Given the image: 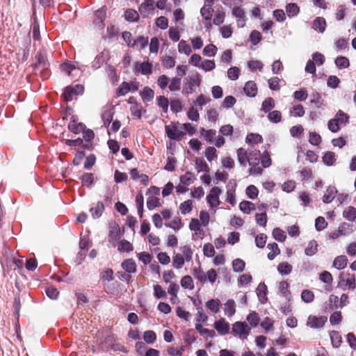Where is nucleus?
<instances>
[{
  "instance_id": "obj_1",
  "label": "nucleus",
  "mask_w": 356,
  "mask_h": 356,
  "mask_svg": "<svg viewBox=\"0 0 356 356\" xmlns=\"http://www.w3.org/2000/svg\"><path fill=\"white\" fill-rule=\"evenodd\" d=\"M338 284L343 290L354 289L356 286L355 275L345 272L341 273Z\"/></svg>"
},
{
  "instance_id": "obj_2",
  "label": "nucleus",
  "mask_w": 356,
  "mask_h": 356,
  "mask_svg": "<svg viewBox=\"0 0 356 356\" xmlns=\"http://www.w3.org/2000/svg\"><path fill=\"white\" fill-rule=\"evenodd\" d=\"M201 82L200 75L196 72L188 79H186L184 92L188 95L193 93Z\"/></svg>"
},
{
  "instance_id": "obj_3",
  "label": "nucleus",
  "mask_w": 356,
  "mask_h": 356,
  "mask_svg": "<svg viewBox=\"0 0 356 356\" xmlns=\"http://www.w3.org/2000/svg\"><path fill=\"white\" fill-rule=\"evenodd\" d=\"M84 88L81 84H76L74 86H67L64 89L63 94V98L66 102H70L74 99L76 95H82Z\"/></svg>"
},
{
  "instance_id": "obj_4",
  "label": "nucleus",
  "mask_w": 356,
  "mask_h": 356,
  "mask_svg": "<svg viewBox=\"0 0 356 356\" xmlns=\"http://www.w3.org/2000/svg\"><path fill=\"white\" fill-rule=\"evenodd\" d=\"M165 134L168 137L172 140H179L184 135V133L179 127L178 123H171L165 127Z\"/></svg>"
},
{
  "instance_id": "obj_5",
  "label": "nucleus",
  "mask_w": 356,
  "mask_h": 356,
  "mask_svg": "<svg viewBox=\"0 0 356 356\" xmlns=\"http://www.w3.org/2000/svg\"><path fill=\"white\" fill-rule=\"evenodd\" d=\"M251 327L245 322L238 321L233 324L232 332L242 339H246L250 332Z\"/></svg>"
},
{
  "instance_id": "obj_6",
  "label": "nucleus",
  "mask_w": 356,
  "mask_h": 356,
  "mask_svg": "<svg viewBox=\"0 0 356 356\" xmlns=\"http://www.w3.org/2000/svg\"><path fill=\"white\" fill-rule=\"evenodd\" d=\"M139 83L135 81L122 82L117 89L118 96H124L129 92H135L138 90Z\"/></svg>"
},
{
  "instance_id": "obj_7",
  "label": "nucleus",
  "mask_w": 356,
  "mask_h": 356,
  "mask_svg": "<svg viewBox=\"0 0 356 356\" xmlns=\"http://www.w3.org/2000/svg\"><path fill=\"white\" fill-rule=\"evenodd\" d=\"M222 191L218 187H213L210 193L207 196V200L211 207L215 208L220 205V201L219 196Z\"/></svg>"
},
{
  "instance_id": "obj_8",
  "label": "nucleus",
  "mask_w": 356,
  "mask_h": 356,
  "mask_svg": "<svg viewBox=\"0 0 356 356\" xmlns=\"http://www.w3.org/2000/svg\"><path fill=\"white\" fill-rule=\"evenodd\" d=\"M327 318L325 316H316L310 315L307 320V325L312 329H320L323 327Z\"/></svg>"
},
{
  "instance_id": "obj_9",
  "label": "nucleus",
  "mask_w": 356,
  "mask_h": 356,
  "mask_svg": "<svg viewBox=\"0 0 356 356\" xmlns=\"http://www.w3.org/2000/svg\"><path fill=\"white\" fill-rule=\"evenodd\" d=\"M106 8L105 6L102 7L95 13L93 23L99 29H104V21L106 19Z\"/></svg>"
},
{
  "instance_id": "obj_10",
  "label": "nucleus",
  "mask_w": 356,
  "mask_h": 356,
  "mask_svg": "<svg viewBox=\"0 0 356 356\" xmlns=\"http://www.w3.org/2000/svg\"><path fill=\"white\" fill-rule=\"evenodd\" d=\"M154 10V0H144L139 7V12L143 17H147L153 13Z\"/></svg>"
},
{
  "instance_id": "obj_11",
  "label": "nucleus",
  "mask_w": 356,
  "mask_h": 356,
  "mask_svg": "<svg viewBox=\"0 0 356 356\" xmlns=\"http://www.w3.org/2000/svg\"><path fill=\"white\" fill-rule=\"evenodd\" d=\"M213 326L220 335H225L229 331V324L223 318L216 321Z\"/></svg>"
},
{
  "instance_id": "obj_12",
  "label": "nucleus",
  "mask_w": 356,
  "mask_h": 356,
  "mask_svg": "<svg viewBox=\"0 0 356 356\" xmlns=\"http://www.w3.org/2000/svg\"><path fill=\"white\" fill-rule=\"evenodd\" d=\"M248 162L250 166L258 165L260 161V151L259 149H254L253 147L248 148Z\"/></svg>"
},
{
  "instance_id": "obj_13",
  "label": "nucleus",
  "mask_w": 356,
  "mask_h": 356,
  "mask_svg": "<svg viewBox=\"0 0 356 356\" xmlns=\"http://www.w3.org/2000/svg\"><path fill=\"white\" fill-rule=\"evenodd\" d=\"M60 67L62 71L65 72L69 76L75 77L79 74V66H76L74 64L65 63L62 64Z\"/></svg>"
},
{
  "instance_id": "obj_14",
  "label": "nucleus",
  "mask_w": 356,
  "mask_h": 356,
  "mask_svg": "<svg viewBox=\"0 0 356 356\" xmlns=\"http://www.w3.org/2000/svg\"><path fill=\"white\" fill-rule=\"evenodd\" d=\"M351 232V230L349 227V225L346 223H343L339 225L338 229L332 232L330 235V238L334 239L340 236H346L349 234Z\"/></svg>"
},
{
  "instance_id": "obj_15",
  "label": "nucleus",
  "mask_w": 356,
  "mask_h": 356,
  "mask_svg": "<svg viewBox=\"0 0 356 356\" xmlns=\"http://www.w3.org/2000/svg\"><path fill=\"white\" fill-rule=\"evenodd\" d=\"M236 186V183L234 180H231L228 184V189L227 191V201L231 204L232 205L236 204L235 200V187Z\"/></svg>"
},
{
  "instance_id": "obj_16",
  "label": "nucleus",
  "mask_w": 356,
  "mask_h": 356,
  "mask_svg": "<svg viewBox=\"0 0 356 356\" xmlns=\"http://www.w3.org/2000/svg\"><path fill=\"white\" fill-rule=\"evenodd\" d=\"M225 315L227 317L233 316L236 313V303L234 300L229 299L223 305Z\"/></svg>"
},
{
  "instance_id": "obj_17",
  "label": "nucleus",
  "mask_w": 356,
  "mask_h": 356,
  "mask_svg": "<svg viewBox=\"0 0 356 356\" xmlns=\"http://www.w3.org/2000/svg\"><path fill=\"white\" fill-rule=\"evenodd\" d=\"M200 14L204 21L211 20L213 14V5L211 3H204L200 9Z\"/></svg>"
},
{
  "instance_id": "obj_18",
  "label": "nucleus",
  "mask_w": 356,
  "mask_h": 356,
  "mask_svg": "<svg viewBox=\"0 0 356 356\" xmlns=\"http://www.w3.org/2000/svg\"><path fill=\"white\" fill-rule=\"evenodd\" d=\"M130 175L132 179L134 181L139 180L141 184L146 186L148 184L149 178L145 175L140 173V172L137 169H132L130 172Z\"/></svg>"
},
{
  "instance_id": "obj_19",
  "label": "nucleus",
  "mask_w": 356,
  "mask_h": 356,
  "mask_svg": "<svg viewBox=\"0 0 356 356\" xmlns=\"http://www.w3.org/2000/svg\"><path fill=\"white\" fill-rule=\"evenodd\" d=\"M326 21L323 17H317L312 22V29L320 33H323L326 28Z\"/></svg>"
},
{
  "instance_id": "obj_20",
  "label": "nucleus",
  "mask_w": 356,
  "mask_h": 356,
  "mask_svg": "<svg viewBox=\"0 0 356 356\" xmlns=\"http://www.w3.org/2000/svg\"><path fill=\"white\" fill-rule=\"evenodd\" d=\"M257 297L261 303L264 304L267 298V287L264 283H260L256 289Z\"/></svg>"
},
{
  "instance_id": "obj_21",
  "label": "nucleus",
  "mask_w": 356,
  "mask_h": 356,
  "mask_svg": "<svg viewBox=\"0 0 356 356\" xmlns=\"http://www.w3.org/2000/svg\"><path fill=\"white\" fill-rule=\"evenodd\" d=\"M337 193V188L334 186H330L327 188L325 193L323 196V202L326 204L330 203L335 197Z\"/></svg>"
},
{
  "instance_id": "obj_22",
  "label": "nucleus",
  "mask_w": 356,
  "mask_h": 356,
  "mask_svg": "<svg viewBox=\"0 0 356 356\" xmlns=\"http://www.w3.org/2000/svg\"><path fill=\"white\" fill-rule=\"evenodd\" d=\"M348 264L347 257L345 255L337 257L332 264V266L337 270H341L346 267Z\"/></svg>"
},
{
  "instance_id": "obj_23",
  "label": "nucleus",
  "mask_w": 356,
  "mask_h": 356,
  "mask_svg": "<svg viewBox=\"0 0 356 356\" xmlns=\"http://www.w3.org/2000/svg\"><path fill=\"white\" fill-rule=\"evenodd\" d=\"M244 91L246 95L249 97H254L257 93V87L254 81H248L244 86Z\"/></svg>"
},
{
  "instance_id": "obj_24",
  "label": "nucleus",
  "mask_w": 356,
  "mask_h": 356,
  "mask_svg": "<svg viewBox=\"0 0 356 356\" xmlns=\"http://www.w3.org/2000/svg\"><path fill=\"white\" fill-rule=\"evenodd\" d=\"M202 224L200 220L197 218H192L189 223V228L191 231H193L195 234L200 236L203 234V230L201 229Z\"/></svg>"
},
{
  "instance_id": "obj_25",
  "label": "nucleus",
  "mask_w": 356,
  "mask_h": 356,
  "mask_svg": "<svg viewBox=\"0 0 356 356\" xmlns=\"http://www.w3.org/2000/svg\"><path fill=\"white\" fill-rule=\"evenodd\" d=\"M289 288V284L286 281H282L280 282L278 286L279 293L284 296L286 300H290L291 299V293Z\"/></svg>"
},
{
  "instance_id": "obj_26",
  "label": "nucleus",
  "mask_w": 356,
  "mask_h": 356,
  "mask_svg": "<svg viewBox=\"0 0 356 356\" xmlns=\"http://www.w3.org/2000/svg\"><path fill=\"white\" fill-rule=\"evenodd\" d=\"M237 159L238 163L242 166H245L248 159V151L243 148H239L237 149Z\"/></svg>"
},
{
  "instance_id": "obj_27",
  "label": "nucleus",
  "mask_w": 356,
  "mask_h": 356,
  "mask_svg": "<svg viewBox=\"0 0 356 356\" xmlns=\"http://www.w3.org/2000/svg\"><path fill=\"white\" fill-rule=\"evenodd\" d=\"M148 44V38L144 36H138L136 40H134L132 47L138 49H143Z\"/></svg>"
},
{
  "instance_id": "obj_28",
  "label": "nucleus",
  "mask_w": 356,
  "mask_h": 356,
  "mask_svg": "<svg viewBox=\"0 0 356 356\" xmlns=\"http://www.w3.org/2000/svg\"><path fill=\"white\" fill-rule=\"evenodd\" d=\"M246 320L250 325V327H256L260 321L259 316L256 312H250L246 317Z\"/></svg>"
},
{
  "instance_id": "obj_29",
  "label": "nucleus",
  "mask_w": 356,
  "mask_h": 356,
  "mask_svg": "<svg viewBox=\"0 0 356 356\" xmlns=\"http://www.w3.org/2000/svg\"><path fill=\"white\" fill-rule=\"evenodd\" d=\"M318 252V243L316 241L312 240L310 241L305 250V253L307 256H313Z\"/></svg>"
},
{
  "instance_id": "obj_30",
  "label": "nucleus",
  "mask_w": 356,
  "mask_h": 356,
  "mask_svg": "<svg viewBox=\"0 0 356 356\" xmlns=\"http://www.w3.org/2000/svg\"><path fill=\"white\" fill-rule=\"evenodd\" d=\"M217 273L216 271L211 268L209 270L207 273H204L203 277H204V281H201L202 284H204L207 282H210L211 284H213L217 279Z\"/></svg>"
},
{
  "instance_id": "obj_31",
  "label": "nucleus",
  "mask_w": 356,
  "mask_h": 356,
  "mask_svg": "<svg viewBox=\"0 0 356 356\" xmlns=\"http://www.w3.org/2000/svg\"><path fill=\"white\" fill-rule=\"evenodd\" d=\"M140 95L144 102H148L153 99L154 92L150 88L145 87L143 90L140 91Z\"/></svg>"
},
{
  "instance_id": "obj_32",
  "label": "nucleus",
  "mask_w": 356,
  "mask_h": 356,
  "mask_svg": "<svg viewBox=\"0 0 356 356\" xmlns=\"http://www.w3.org/2000/svg\"><path fill=\"white\" fill-rule=\"evenodd\" d=\"M195 329L203 337L213 338L216 336L214 330L204 328L200 324H195Z\"/></svg>"
},
{
  "instance_id": "obj_33",
  "label": "nucleus",
  "mask_w": 356,
  "mask_h": 356,
  "mask_svg": "<svg viewBox=\"0 0 356 356\" xmlns=\"http://www.w3.org/2000/svg\"><path fill=\"white\" fill-rule=\"evenodd\" d=\"M267 248L270 250L268 254V258L270 260H273L275 257L280 254V250L276 243H269Z\"/></svg>"
},
{
  "instance_id": "obj_34",
  "label": "nucleus",
  "mask_w": 356,
  "mask_h": 356,
  "mask_svg": "<svg viewBox=\"0 0 356 356\" xmlns=\"http://www.w3.org/2000/svg\"><path fill=\"white\" fill-rule=\"evenodd\" d=\"M177 48L180 54H184L186 56L190 55L192 52L191 46L184 40L179 41Z\"/></svg>"
},
{
  "instance_id": "obj_35",
  "label": "nucleus",
  "mask_w": 356,
  "mask_h": 356,
  "mask_svg": "<svg viewBox=\"0 0 356 356\" xmlns=\"http://www.w3.org/2000/svg\"><path fill=\"white\" fill-rule=\"evenodd\" d=\"M322 159L324 164L330 166L336 161V154L333 152L328 151L324 154Z\"/></svg>"
},
{
  "instance_id": "obj_36",
  "label": "nucleus",
  "mask_w": 356,
  "mask_h": 356,
  "mask_svg": "<svg viewBox=\"0 0 356 356\" xmlns=\"http://www.w3.org/2000/svg\"><path fill=\"white\" fill-rule=\"evenodd\" d=\"M104 210V204L102 202H98L95 207L90 209V212L93 218H99L103 211Z\"/></svg>"
},
{
  "instance_id": "obj_37",
  "label": "nucleus",
  "mask_w": 356,
  "mask_h": 356,
  "mask_svg": "<svg viewBox=\"0 0 356 356\" xmlns=\"http://www.w3.org/2000/svg\"><path fill=\"white\" fill-rule=\"evenodd\" d=\"M122 267L128 273H134L136 270V263L131 259L124 260L122 264Z\"/></svg>"
},
{
  "instance_id": "obj_38",
  "label": "nucleus",
  "mask_w": 356,
  "mask_h": 356,
  "mask_svg": "<svg viewBox=\"0 0 356 356\" xmlns=\"http://www.w3.org/2000/svg\"><path fill=\"white\" fill-rule=\"evenodd\" d=\"M195 169L198 172H208L209 168L206 161L202 158H197L195 161Z\"/></svg>"
},
{
  "instance_id": "obj_39",
  "label": "nucleus",
  "mask_w": 356,
  "mask_h": 356,
  "mask_svg": "<svg viewBox=\"0 0 356 356\" xmlns=\"http://www.w3.org/2000/svg\"><path fill=\"white\" fill-rule=\"evenodd\" d=\"M68 127L74 134L82 132L85 129V125L82 123H77L74 120L70 121Z\"/></svg>"
},
{
  "instance_id": "obj_40",
  "label": "nucleus",
  "mask_w": 356,
  "mask_h": 356,
  "mask_svg": "<svg viewBox=\"0 0 356 356\" xmlns=\"http://www.w3.org/2000/svg\"><path fill=\"white\" fill-rule=\"evenodd\" d=\"M286 12L289 17L296 16L300 11V8L297 4L291 3L286 6Z\"/></svg>"
},
{
  "instance_id": "obj_41",
  "label": "nucleus",
  "mask_w": 356,
  "mask_h": 356,
  "mask_svg": "<svg viewBox=\"0 0 356 356\" xmlns=\"http://www.w3.org/2000/svg\"><path fill=\"white\" fill-rule=\"evenodd\" d=\"M240 210L244 213H250L252 211L255 209L254 204L249 201H243L239 204Z\"/></svg>"
},
{
  "instance_id": "obj_42",
  "label": "nucleus",
  "mask_w": 356,
  "mask_h": 356,
  "mask_svg": "<svg viewBox=\"0 0 356 356\" xmlns=\"http://www.w3.org/2000/svg\"><path fill=\"white\" fill-rule=\"evenodd\" d=\"M343 216L349 221H353L356 218V208L347 207L343 212Z\"/></svg>"
},
{
  "instance_id": "obj_43",
  "label": "nucleus",
  "mask_w": 356,
  "mask_h": 356,
  "mask_svg": "<svg viewBox=\"0 0 356 356\" xmlns=\"http://www.w3.org/2000/svg\"><path fill=\"white\" fill-rule=\"evenodd\" d=\"M181 286L186 289L193 290L194 289V282L190 275H185L181 280Z\"/></svg>"
},
{
  "instance_id": "obj_44",
  "label": "nucleus",
  "mask_w": 356,
  "mask_h": 356,
  "mask_svg": "<svg viewBox=\"0 0 356 356\" xmlns=\"http://www.w3.org/2000/svg\"><path fill=\"white\" fill-rule=\"evenodd\" d=\"M185 259L181 254H176L172 257V266L177 269H180L183 267L185 263Z\"/></svg>"
},
{
  "instance_id": "obj_45",
  "label": "nucleus",
  "mask_w": 356,
  "mask_h": 356,
  "mask_svg": "<svg viewBox=\"0 0 356 356\" xmlns=\"http://www.w3.org/2000/svg\"><path fill=\"white\" fill-rule=\"evenodd\" d=\"M195 177L191 172H186L180 177V181L184 186H189L194 182Z\"/></svg>"
},
{
  "instance_id": "obj_46",
  "label": "nucleus",
  "mask_w": 356,
  "mask_h": 356,
  "mask_svg": "<svg viewBox=\"0 0 356 356\" xmlns=\"http://www.w3.org/2000/svg\"><path fill=\"white\" fill-rule=\"evenodd\" d=\"M277 270L282 275H289L292 271V266L288 262H282L277 266Z\"/></svg>"
},
{
  "instance_id": "obj_47",
  "label": "nucleus",
  "mask_w": 356,
  "mask_h": 356,
  "mask_svg": "<svg viewBox=\"0 0 356 356\" xmlns=\"http://www.w3.org/2000/svg\"><path fill=\"white\" fill-rule=\"evenodd\" d=\"M273 324L274 321H273L268 317H266L261 321V326L266 332H273L274 330Z\"/></svg>"
},
{
  "instance_id": "obj_48",
  "label": "nucleus",
  "mask_w": 356,
  "mask_h": 356,
  "mask_svg": "<svg viewBox=\"0 0 356 356\" xmlns=\"http://www.w3.org/2000/svg\"><path fill=\"white\" fill-rule=\"evenodd\" d=\"M218 51V48L213 44H207L202 51L203 55L208 57L214 56Z\"/></svg>"
},
{
  "instance_id": "obj_49",
  "label": "nucleus",
  "mask_w": 356,
  "mask_h": 356,
  "mask_svg": "<svg viewBox=\"0 0 356 356\" xmlns=\"http://www.w3.org/2000/svg\"><path fill=\"white\" fill-rule=\"evenodd\" d=\"M330 339H331L332 346L334 347L338 348L341 346V343L342 342V339L338 332L332 331L330 333Z\"/></svg>"
},
{
  "instance_id": "obj_50",
  "label": "nucleus",
  "mask_w": 356,
  "mask_h": 356,
  "mask_svg": "<svg viewBox=\"0 0 356 356\" xmlns=\"http://www.w3.org/2000/svg\"><path fill=\"white\" fill-rule=\"evenodd\" d=\"M274 107V99L272 97H268L262 103L261 111H264V113H268Z\"/></svg>"
},
{
  "instance_id": "obj_51",
  "label": "nucleus",
  "mask_w": 356,
  "mask_h": 356,
  "mask_svg": "<svg viewBox=\"0 0 356 356\" xmlns=\"http://www.w3.org/2000/svg\"><path fill=\"white\" fill-rule=\"evenodd\" d=\"M220 300L218 299H211L206 302V307L215 314L218 312Z\"/></svg>"
},
{
  "instance_id": "obj_52",
  "label": "nucleus",
  "mask_w": 356,
  "mask_h": 356,
  "mask_svg": "<svg viewBox=\"0 0 356 356\" xmlns=\"http://www.w3.org/2000/svg\"><path fill=\"white\" fill-rule=\"evenodd\" d=\"M193 201L191 200H188L183 203H181L179 206V210L183 215H186L191 211L193 209Z\"/></svg>"
},
{
  "instance_id": "obj_53",
  "label": "nucleus",
  "mask_w": 356,
  "mask_h": 356,
  "mask_svg": "<svg viewBox=\"0 0 356 356\" xmlns=\"http://www.w3.org/2000/svg\"><path fill=\"white\" fill-rule=\"evenodd\" d=\"M272 234L273 238L280 242H284L286 238L285 232L282 229L277 227L273 230Z\"/></svg>"
},
{
  "instance_id": "obj_54",
  "label": "nucleus",
  "mask_w": 356,
  "mask_h": 356,
  "mask_svg": "<svg viewBox=\"0 0 356 356\" xmlns=\"http://www.w3.org/2000/svg\"><path fill=\"white\" fill-rule=\"evenodd\" d=\"M245 261L241 259H236L232 261L233 270L235 272H242L245 268Z\"/></svg>"
},
{
  "instance_id": "obj_55",
  "label": "nucleus",
  "mask_w": 356,
  "mask_h": 356,
  "mask_svg": "<svg viewBox=\"0 0 356 356\" xmlns=\"http://www.w3.org/2000/svg\"><path fill=\"white\" fill-rule=\"evenodd\" d=\"M216 67L215 61L213 60H203L202 62L200 69L205 72H209L213 70Z\"/></svg>"
},
{
  "instance_id": "obj_56",
  "label": "nucleus",
  "mask_w": 356,
  "mask_h": 356,
  "mask_svg": "<svg viewBox=\"0 0 356 356\" xmlns=\"http://www.w3.org/2000/svg\"><path fill=\"white\" fill-rule=\"evenodd\" d=\"M35 58L37 60L36 66L38 68H41V70H44L47 67L48 63L47 62V58L44 55L39 54L36 56Z\"/></svg>"
},
{
  "instance_id": "obj_57",
  "label": "nucleus",
  "mask_w": 356,
  "mask_h": 356,
  "mask_svg": "<svg viewBox=\"0 0 356 356\" xmlns=\"http://www.w3.org/2000/svg\"><path fill=\"white\" fill-rule=\"evenodd\" d=\"M216 133V131L213 129L206 130L204 129H202L200 130L201 135L203 137H204V138L209 143L213 141V140L215 137Z\"/></svg>"
},
{
  "instance_id": "obj_58",
  "label": "nucleus",
  "mask_w": 356,
  "mask_h": 356,
  "mask_svg": "<svg viewBox=\"0 0 356 356\" xmlns=\"http://www.w3.org/2000/svg\"><path fill=\"white\" fill-rule=\"evenodd\" d=\"M248 67L250 68V70L252 72H254L256 70H261L263 67H264V64L260 60H250L248 63Z\"/></svg>"
},
{
  "instance_id": "obj_59",
  "label": "nucleus",
  "mask_w": 356,
  "mask_h": 356,
  "mask_svg": "<svg viewBox=\"0 0 356 356\" xmlns=\"http://www.w3.org/2000/svg\"><path fill=\"white\" fill-rule=\"evenodd\" d=\"M335 64L339 68L343 69L347 68L349 66L350 63L349 60L346 57L339 56L335 60Z\"/></svg>"
},
{
  "instance_id": "obj_60",
  "label": "nucleus",
  "mask_w": 356,
  "mask_h": 356,
  "mask_svg": "<svg viewBox=\"0 0 356 356\" xmlns=\"http://www.w3.org/2000/svg\"><path fill=\"white\" fill-rule=\"evenodd\" d=\"M204 155L209 161H212L217 158L216 149L213 147H209L205 149Z\"/></svg>"
},
{
  "instance_id": "obj_61",
  "label": "nucleus",
  "mask_w": 356,
  "mask_h": 356,
  "mask_svg": "<svg viewBox=\"0 0 356 356\" xmlns=\"http://www.w3.org/2000/svg\"><path fill=\"white\" fill-rule=\"evenodd\" d=\"M181 87V78L174 77L170 80L169 89L172 92L178 91Z\"/></svg>"
},
{
  "instance_id": "obj_62",
  "label": "nucleus",
  "mask_w": 356,
  "mask_h": 356,
  "mask_svg": "<svg viewBox=\"0 0 356 356\" xmlns=\"http://www.w3.org/2000/svg\"><path fill=\"white\" fill-rule=\"evenodd\" d=\"M246 142L249 144H257L262 142V137L259 134H250L246 137Z\"/></svg>"
},
{
  "instance_id": "obj_63",
  "label": "nucleus",
  "mask_w": 356,
  "mask_h": 356,
  "mask_svg": "<svg viewBox=\"0 0 356 356\" xmlns=\"http://www.w3.org/2000/svg\"><path fill=\"white\" fill-rule=\"evenodd\" d=\"M301 298L305 302L309 303L314 300V294L312 291L305 289L301 293Z\"/></svg>"
},
{
  "instance_id": "obj_64",
  "label": "nucleus",
  "mask_w": 356,
  "mask_h": 356,
  "mask_svg": "<svg viewBox=\"0 0 356 356\" xmlns=\"http://www.w3.org/2000/svg\"><path fill=\"white\" fill-rule=\"evenodd\" d=\"M225 13L220 10H216L214 18L213 19V24L216 25H220L225 21Z\"/></svg>"
}]
</instances>
